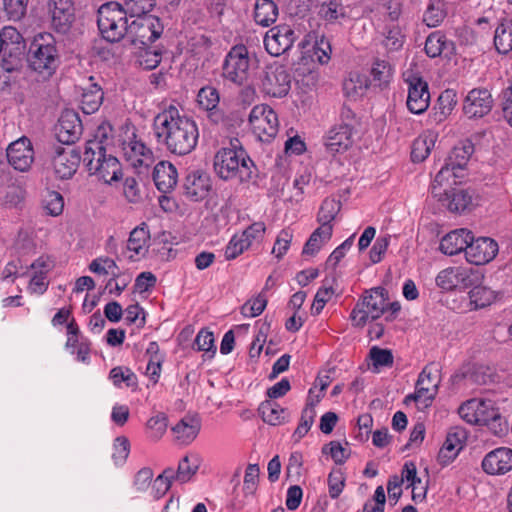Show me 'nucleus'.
<instances>
[{
    "label": "nucleus",
    "mask_w": 512,
    "mask_h": 512,
    "mask_svg": "<svg viewBox=\"0 0 512 512\" xmlns=\"http://www.w3.org/2000/svg\"><path fill=\"white\" fill-rule=\"evenodd\" d=\"M152 127L157 142L172 154L187 155L197 145L199 130L196 122L176 104L164 106L154 117Z\"/></svg>",
    "instance_id": "obj_1"
},
{
    "label": "nucleus",
    "mask_w": 512,
    "mask_h": 512,
    "mask_svg": "<svg viewBox=\"0 0 512 512\" xmlns=\"http://www.w3.org/2000/svg\"><path fill=\"white\" fill-rule=\"evenodd\" d=\"M214 169L224 180L238 179L249 182L257 177V168L242 147L233 142L230 147L221 148L214 157Z\"/></svg>",
    "instance_id": "obj_2"
},
{
    "label": "nucleus",
    "mask_w": 512,
    "mask_h": 512,
    "mask_svg": "<svg viewBox=\"0 0 512 512\" xmlns=\"http://www.w3.org/2000/svg\"><path fill=\"white\" fill-rule=\"evenodd\" d=\"M28 67L43 79L51 77L60 64L56 40L50 33H40L31 42L27 52Z\"/></svg>",
    "instance_id": "obj_3"
},
{
    "label": "nucleus",
    "mask_w": 512,
    "mask_h": 512,
    "mask_svg": "<svg viewBox=\"0 0 512 512\" xmlns=\"http://www.w3.org/2000/svg\"><path fill=\"white\" fill-rule=\"evenodd\" d=\"M83 162L90 175L106 184L118 181L121 177V164L116 157L106 153L102 141L90 140L85 145Z\"/></svg>",
    "instance_id": "obj_4"
},
{
    "label": "nucleus",
    "mask_w": 512,
    "mask_h": 512,
    "mask_svg": "<svg viewBox=\"0 0 512 512\" xmlns=\"http://www.w3.org/2000/svg\"><path fill=\"white\" fill-rule=\"evenodd\" d=\"M121 4L108 2L98 9L97 25L102 37L108 42H118L128 36L130 24Z\"/></svg>",
    "instance_id": "obj_5"
},
{
    "label": "nucleus",
    "mask_w": 512,
    "mask_h": 512,
    "mask_svg": "<svg viewBox=\"0 0 512 512\" xmlns=\"http://www.w3.org/2000/svg\"><path fill=\"white\" fill-rule=\"evenodd\" d=\"M388 292L383 287L366 291L351 312V320L356 326H363L368 320H376L386 312Z\"/></svg>",
    "instance_id": "obj_6"
},
{
    "label": "nucleus",
    "mask_w": 512,
    "mask_h": 512,
    "mask_svg": "<svg viewBox=\"0 0 512 512\" xmlns=\"http://www.w3.org/2000/svg\"><path fill=\"white\" fill-rule=\"evenodd\" d=\"M474 153V145L470 140L459 142L446 159L445 165L436 174L431 184V194L437 196V184L442 185L444 181H448L451 176L460 177L458 171L463 170L470 157Z\"/></svg>",
    "instance_id": "obj_7"
},
{
    "label": "nucleus",
    "mask_w": 512,
    "mask_h": 512,
    "mask_svg": "<svg viewBox=\"0 0 512 512\" xmlns=\"http://www.w3.org/2000/svg\"><path fill=\"white\" fill-rule=\"evenodd\" d=\"M25 53V41L21 33L12 26H5L0 31V56L3 68L14 71L21 66Z\"/></svg>",
    "instance_id": "obj_8"
},
{
    "label": "nucleus",
    "mask_w": 512,
    "mask_h": 512,
    "mask_svg": "<svg viewBox=\"0 0 512 512\" xmlns=\"http://www.w3.org/2000/svg\"><path fill=\"white\" fill-rule=\"evenodd\" d=\"M250 75V58L244 45L230 49L222 64V76L237 85L244 84Z\"/></svg>",
    "instance_id": "obj_9"
},
{
    "label": "nucleus",
    "mask_w": 512,
    "mask_h": 512,
    "mask_svg": "<svg viewBox=\"0 0 512 512\" xmlns=\"http://www.w3.org/2000/svg\"><path fill=\"white\" fill-rule=\"evenodd\" d=\"M163 29L158 17L150 14L137 16L130 23L128 37L135 46H148L160 38Z\"/></svg>",
    "instance_id": "obj_10"
},
{
    "label": "nucleus",
    "mask_w": 512,
    "mask_h": 512,
    "mask_svg": "<svg viewBox=\"0 0 512 512\" xmlns=\"http://www.w3.org/2000/svg\"><path fill=\"white\" fill-rule=\"evenodd\" d=\"M249 124L254 135L263 142H269L278 132L277 114L266 104L253 107L249 114Z\"/></svg>",
    "instance_id": "obj_11"
},
{
    "label": "nucleus",
    "mask_w": 512,
    "mask_h": 512,
    "mask_svg": "<svg viewBox=\"0 0 512 512\" xmlns=\"http://www.w3.org/2000/svg\"><path fill=\"white\" fill-rule=\"evenodd\" d=\"M50 27L57 33L66 34L75 21L73 0H48L46 5Z\"/></svg>",
    "instance_id": "obj_12"
},
{
    "label": "nucleus",
    "mask_w": 512,
    "mask_h": 512,
    "mask_svg": "<svg viewBox=\"0 0 512 512\" xmlns=\"http://www.w3.org/2000/svg\"><path fill=\"white\" fill-rule=\"evenodd\" d=\"M458 414L468 424L484 425L497 415V407L492 400L473 398L461 404Z\"/></svg>",
    "instance_id": "obj_13"
},
{
    "label": "nucleus",
    "mask_w": 512,
    "mask_h": 512,
    "mask_svg": "<svg viewBox=\"0 0 512 512\" xmlns=\"http://www.w3.org/2000/svg\"><path fill=\"white\" fill-rule=\"evenodd\" d=\"M291 88V78L281 65L267 67L261 79L262 92L268 96L281 98L288 94Z\"/></svg>",
    "instance_id": "obj_14"
},
{
    "label": "nucleus",
    "mask_w": 512,
    "mask_h": 512,
    "mask_svg": "<svg viewBox=\"0 0 512 512\" xmlns=\"http://www.w3.org/2000/svg\"><path fill=\"white\" fill-rule=\"evenodd\" d=\"M295 39V32L289 25H277L266 32L265 49L272 56H280L293 46Z\"/></svg>",
    "instance_id": "obj_15"
},
{
    "label": "nucleus",
    "mask_w": 512,
    "mask_h": 512,
    "mask_svg": "<svg viewBox=\"0 0 512 512\" xmlns=\"http://www.w3.org/2000/svg\"><path fill=\"white\" fill-rule=\"evenodd\" d=\"M493 98L486 88H474L468 92L463 101V113L468 119L486 116L492 110Z\"/></svg>",
    "instance_id": "obj_16"
},
{
    "label": "nucleus",
    "mask_w": 512,
    "mask_h": 512,
    "mask_svg": "<svg viewBox=\"0 0 512 512\" xmlns=\"http://www.w3.org/2000/svg\"><path fill=\"white\" fill-rule=\"evenodd\" d=\"M9 164L18 171H27L34 161V150L27 137L12 142L6 149Z\"/></svg>",
    "instance_id": "obj_17"
},
{
    "label": "nucleus",
    "mask_w": 512,
    "mask_h": 512,
    "mask_svg": "<svg viewBox=\"0 0 512 512\" xmlns=\"http://www.w3.org/2000/svg\"><path fill=\"white\" fill-rule=\"evenodd\" d=\"M408 97L407 108L413 114L424 113L430 103V93L428 84L418 76H412L408 79Z\"/></svg>",
    "instance_id": "obj_18"
},
{
    "label": "nucleus",
    "mask_w": 512,
    "mask_h": 512,
    "mask_svg": "<svg viewBox=\"0 0 512 512\" xmlns=\"http://www.w3.org/2000/svg\"><path fill=\"white\" fill-rule=\"evenodd\" d=\"M466 250V259L475 265H484L492 261L498 253V244L495 240L488 237H480L469 241Z\"/></svg>",
    "instance_id": "obj_19"
},
{
    "label": "nucleus",
    "mask_w": 512,
    "mask_h": 512,
    "mask_svg": "<svg viewBox=\"0 0 512 512\" xmlns=\"http://www.w3.org/2000/svg\"><path fill=\"white\" fill-rule=\"evenodd\" d=\"M354 125L350 122H343L333 126L327 133L325 146L331 154L343 153L353 143Z\"/></svg>",
    "instance_id": "obj_20"
},
{
    "label": "nucleus",
    "mask_w": 512,
    "mask_h": 512,
    "mask_svg": "<svg viewBox=\"0 0 512 512\" xmlns=\"http://www.w3.org/2000/svg\"><path fill=\"white\" fill-rule=\"evenodd\" d=\"M81 158L74 148L58 147L52 161L55 174L60 179L71 178L76 173Z\"/></svg>",
    "instance_id": "obj_21"
},
{
    "label": "nucleus",
    "mask_w": 512,
    "mask_h": 512,
    "mask_svg": "<svg viewBox=\"0 0 512 512\" xmlns=\"http://www.w3.org/2000/svg\"><path fill=\"white\" fill-rule=\"evenodd\" d=\"M483 470L490 475L505 474L512 469V449L499 447L490 451L482 461Z\"/></svg>",
    "instance_id": "obj_22"
},
{
    "label": "nucleus",
    "mask_w": 512,
    "mask_h": 512,
    "mask_svg": "<svg viewBox=\"0 0 512 512\" xmlns=\"http://www.w3.org/2000/svg\"><path fill=\"white\" fill-rule=\"evenodd\" d=\"M210 188L209 176L199 170L188 173L183 183L185 196L195 202L204 199L208 195Z\"/></svg>",
    "instance_id": "obj_23"
},
{
    "label": "nucleus",
    "mask_w": 512,
    "mask_h": 512,
    "mask_svg": "<svg viewBox=\"0 0 512 512\" xmlns=\"http://www.w3.org/2000/svg\"><path fill=\"white\" fill-rule=\"evenodd\" d=\"M82 133V124L77 114L66 112L61 115L56 126V136L63 144H72Z\"/></svg>",
    "instance_id": "obj_24"
},
{
    "label": "nucleus",
    "mask_w": 512,
    "mask_h": 512,
    "mask_svg": "<svg viewBox=\"0 0 512 512\" xmlns=\"http://www.w3.org/2000/svg\"><path fill=\"white\" fill-rule=\"evenodd\" d=\"M429 371H422L416 382L415 392L405 397L404 403L415 402L418 409H426L431 406L437 394V383H424Z\"/></svg>",
    "instance_id": "obj_25"
},
{
    "label": "nucleus",
    "mask_w": 512,
    "mask_h": 512,
    "mask_svg": "<svg viewBox=\"0 0 512 512\" xmlns=\"http://www.w3.org/2000/svg\"><path fill=\"white\" fill-rule=\"evenodd\" d=\"M150 243V231L148 225L142 222L136 226L129 235L127 250L133 254L129 255L131 261H137L146 256Z\"/></svg>",
    "instance_id": "obj_26"
},
{
    "label": "nucleus",
    "mask_w": 512,
    "mask_h": 512,
    "mask_svg": "<svg viewBox=\"0 0 512 512\" xmlns=\"http://www.w3.org/2000/svg\"><path fill=\"white\" fill-rule=\"evenodd\" d=\"M471 273L463 267H449L441 270L436 276V285L445 291H451L458 285L467 287L472 284Z\"/></svg>",
    "instance_id": "obj_27"
},
{
    "label": "nucleus",
    "mask_w": 512,
    "mask_h": 512,
    "mask_svg": "<svg viewBox=\"0 0 512 512\" xmlns=\"http://www.w3.org/2000/svg\"><path fill=\"white\" fill-rule=\"evenodd\" d=\"M472 240L471 231L460 228L447 233L440 241V251L449 256L459 254L468 249L469 241Z\"/></svg>",
    "instance_id": "obj_28"
},
{
    "label": "nucleus",
    "mask_w": 512,
    "mask_h": 512,
    "mask_svg": "<svg viewBox=\"0 0 512 512\" xmlns=\"http://www.w3.org/2000/svg\"><path fill=\"white\" fill-rule=\"evenodd\" d=\"M201 429V420L197 414L185 415L174 427L172 432L180 445L192 443Z\"/></svg>",
    "instance_id": "obj_29"
},
{
    "label": "nucleus",
    "mask_w": 512,
    "mask_h": 512,
    "mask_svg": "<svg viewBox=\"0 0 512 512\" xmlns=\"http://www.w3.org/2000/svg\"><path fill=\"white\" fill-rule=\"evenodd\" d=\"M442 185L437 184V196L439 201L443 202L444 205L451 212L461 213L466 211L472 206L473 197L470 192L464 189H452L451 191H445L442 195L440 187Z\"/></svg>",
    "instance_id": "obj_30"
},
{
    "label": "nucleus",
    "mask_w": 512,
    "mask_h": 512,
    "mask_svg": "<svg viewBox=\"0 0 512 512\" xmlns=\"http://www.w3.org/2000/svg\"><path fill=\"white\" fill-rule=\"evenodd\" d=\"M153 181L160 192L172 191L178 181L176 167L170 162L160 161L153 169Z\"/></svg>",
    "instance_id": "obj_31"
},
{
    "label": "nucleus",
    "mask_w": 512,
    "mask_h": 512,
    "mask_svg": "<svg viewBox=\"0 0 512 512\" xmlns=\"http://www.w3.org/2000/svg\"><path fill=\"white\" fill-rule=\"evenodd\" d=\"M197 101L200 107L209 112L208 117L211 119V121L218 123L220 120H222L223 115L218 110L220 96L216 88L212 86L202 87L198 92Z\"/></svg>",
    "instance_id": "obj_32"
},
{
    "label": "nucleus",
    "mask_w": 512,
    "mask_h": 512,
    "mask_svg": "<svg viewBox=\"0 0 512 512\" xmlns=\"http://www.w3.org/2000/svg\"><path fill=\"white\" fill-rule=\"evenodd\" d=\"M463 431H451L447 434L446 440L439 450L437 460L445 466L452 462L462 449Z\"/></svg>",
    "instance_id": "obj_33"
},
{
    "label": "nucleus",
    "mask_w": 512,
    "mask_h": 512,
    "mask_svg": "<svg viewBox=\"0 0 512 512\" xmlns=\"http://www.w3.org/2000/svg\"><path fill=\"white\" fill-rule=\"evenodd\" d=\"M278 15V6L273 0H256L254 20L258 25L269 27L277 20Z\"/></svg>",
    "instance_id": "obj_34"
},
{
    "label": "nucleus",
    "mask_w": 512,
    "mask_h": 512,
    "mask_svg": "<svg viewBox=\"0 0 512 512\" xmlns=\"http://www.w3.org/2000/svg\"><path fill=\"white\" fill-rule=\"evenodd\" d=\"M468 297L470 309L478 310L493 304L498 297V293L487 286L478 285L469 291Z\"/></svg>",
    "instance_id": "obj_35"
},
{
    "label": "nucleus",
    "mask_w": 512,
    "mask_h": 512,
    "mask_svg": "<svg viewBox=\"0 0 512 512\" xmlns=\"http://www.w3.org/2000/svg\"><path fill=\"white\" fill-rule=\"evenodd\" d=\"M452 49L453 43L441 31H434L426 38L424 50L430 58L439 57L444 51Z\"/></svg>",
    "instance_id": "obj_36"
},
{
    "label": "nucleus",
    "mask_w": 512,
    "mask_h": 512,
    "mask_svg": "<svg viewBox=\"0 0 512 512\" xmlns=\"http://www.w3.org/2000/svg\"><path fill=\"white\" fill-rule=\"evenodd\" d=\"M393 71L391 65L385 61L376 59L370 70L369 86L383 88L386 87L392 79Z\"/></svg>",
    "instance_id": "obj_37"
},
{
    "label": "nucleus",
    "mask_w": 512,
    "mask_h": 512,
    "mask_svg": "<svg viewBox=\"0 0 512 512\" xmlns=\"http://www.w3.org/2000/svg\"><path fill=\"white\" fill-rule=\"evenodd\" d=\"M201 464L198 454L189 453L179 462L177 471H174V479L181 482H188L196 474Z\"/></svg>",
    "instance_id": "obj_38"
},
{
    "label": "nucleus",
    "mask_w": 512,
    "mask_h": 512,
    "mask_svg": "<svg viewBox=\"0 0 512 512\" xmlns=\"http://www.w3.org/2000/svg\"><path fill=\"white\" fill-rule=\"evenodd\" d=\"M104 98V93L98 84H90V86L83 90L81 97V109L85 114H92L96 112Z\"/></svg>",
    "instance_id": "obj_39"
},
{
    "label": "nucleus",
    "mask_w": 512,
    "mask_h": 512,
    "mask_svg": "<svg viewBox=\"0 0 512 512\" xmlns=\"http://www.w3.org/2000/svg\"><path fill=\"white\" fill-rule=\"evenodd\" d=\"M259 412L265 423L269 425H280L285 422L287 411L273 400H267L261 403Z\"/></svg>",
    "instance_id": "obj_40"
},
{
    "label": "nucleus",
    "mask_w": 512,
    "mask_h": 512,
    "mask_svg": "<svg viewBox=\"0 0 512 512\" xmlns=\"http://www.w3.org/2000/svg\"><path fill=\"white\" fill-rule=\"evenodd\" d=\"M464 375L472 382L484 385L495 380V369L488 365L473 363L465 367Z\"/></svg>",
    "instance_id": "obj_41"
},
{
    "label": "nucleus",
    "mask_w": 512,
    "mask_h": 512,
    "mask_svg": "<svg viewBox=\"0 0 512 512\" xmlns=\"http://www.w3.org/2000/svg\"><path fill=\"white\" fill-rule=\"evenodd\" d=\"M494 45L501 54L512 50V21L503 20L495 30Z\"/></svg>",
    "instance_id": "obj_42"
},
{
    "label": "nucleus",
    "mask_w": 512,
    "mask_h": 512,
    "mask_svg": "<svg viewBox=\"0 0 512 512\" xmlns=\"http://www.w3.org/2000/svg\"><path fill=\"white\" fill-rule=\"evenodd\" d=\"M403 480L410 482L412 487V500L415 502L423 501L426 498L427 487L418 488L417 484L421 483V479L417 476V469L414 462H406L402 469Z\"/></svg>",
    "instance_id": "obj_43"
},
{
    "label": "nucleus",
    "mask_w": 512,
    "mask_h": 512,
    "mask_svg": "<svg viewBox=\"0 0 512 512\" xmlns=\"http://www.w3.org/2000/svg\"><path fill=\"white\" fill-rule=\"evenodd\" d=\"M331 237L332 227H318L305 243L302 253L305 255H315Z\"/></svg>",
    "instance_id": "obj_44"
},
{
    "label": "nucleus",
    "mask_w": 512,
    "mask_h": 512,
    "mask_svg": "<svg viewBox=\"0 0 512 512\" xmlns=\"http://www.w3.org/2000/svg\"><path fill=\"white\" fill-rule=\"evenodd\" d=\"M139 51L136 53V63L139 67L145 70H152L156 68L162 58L161 51L156 48L148 46H139Z\"/></svg>",
    "instance_id": "obj_45"
},
{
    "label": "nucleus",
    "mask_w": 512,
    "mask_h": 512,
    "mask_svg": "<svg viewBox=\"0 0 512 512\" xmlns=\"http://www.w3.org/2000/svg\"><path fill=\"white\" fill-rule=\"evenodd\" d=\"M67 342L66 346L72 348L73 352H89L91 349V343L83 337L77 324L72 320L67 324Z\"/></svg>",
    "instance_id": "obj_46"
},
{
    "label": "nucleus",
    "mask_w": 512,
    "mask_h": 512,
    "mask_svg": "<svg viewBox=\"0 0 512 512\" xmlns=\"http://www.w3.org/2000/svg\"><path fill=\"white\" fill-rule=\"evenodd\" d=\"M340 209L341 204L339 201L330 198L325 199L322 202L317 215V221L320 224L319 227L326 226L333 228L332 221L335 219Z\"/></svg>",
    "instance_id": "obj_47"
},
{
    "label": "nucleus",
    "mask_w": 512,
    "mask_h": 512,
    "mask_svg": "<svg viewBox=\"0 0 512 512\" xmlns=\"http://www.w3.org/2000/svg\"><path fill=\"white\" fill-rule=\"evenodd\" d=\"M383 36L382 44L387 52L398 51L403 47L405 36L398 25L386 26Z\"/></svg>",
    "instance_id": "obj_48"
},
{
    "label": "nucleus",
    "mask_w": 512,
    "mask_h": 512,
    "mask_svg": "<svg viewBox=\"0 0 512 512\" xmlns=\"http://www.w3.org/2000/svg\"><path fill=\"white\" fill-rule=\"evenodd\" d=\"M446 17L444 4L441 1H430L423 14V22L430 28L439 26Z\"/></svg>",
    "instance_id": "obj_49"
},
{
    "label": "nucleus",
    "mask_w": 512,
    "mask_h": 512,
    "mask_svg": "<svg viewBox=\"0 0 512 512\" xmlns=\"http://www.w3.org/2000/svg\"><path fill=\"white\" fill-rule=\"evenodd\" d=\"M368 86V79L355 73L344 81L343 90L348 97L356 99L364 95Z\"/></svg>",
    "instance_id": "obj_50"
},
{
    "label": "nucleus",
    "mask_w": 512,
    "mask_h": 512,
    "mask_svg": "<svg viewBox=\"0 0 512 512\" xmlns=\"http://www.w3.org/2000/svg\"><path fill=\"white\" fill-rule=\"evenodd\" d=\"M129 159L132 160L133 157L136 159L133 160V165L136 166H149V162L151 161V150L141 141H131L129 143V151H126Z\"/></svg>",
    "instance_id": "obj_51"
},
{
    "label": "nucleus",
    "mask_w": 512,
    "mask_h": 512,
    "mask_svg": "<svg viewBox=\"0 0 512 512\" xmlns=\"http://www.w3.org/2000/svg\"><path fill=\"white\" fill-rule=\"evenodd\" d=\"M434 146L433 136H420L414 140L411 151V159L413 162H422L430 154Z\"/></svg>",
    "instance_id": "obj_52"
},
{
    "label": "nucleus",
    "mask_w": 512,
    "mask_h": 512,
    "mask_svg": "<svg viewBox=\"0 0 512 512\" xmlns=\"http://www.w3.org/2000/svg\"><path fill=\"white\" fill-rule=\"evenodd\" d=\"M249 328V324H243L227 331L222 338L220 352H231L234 348L235 341H242L247 335Z\"/></svg>",
    "instance_id": "obj_53"
},
{
    "label": "nucleus",
    "mask_w": 512,
    "mask_h": 512,
    "mask_svg": "<svg viewBox=\"0 0 512 512\" xmlns=\"http://www.w3.org/2000/svg\"><path fill=\"white\" fill-rule=\"evenodd\" d=\"M319 15L326 21L334 22L340 18H344L346 10L339 0H331L321 4Z\"/></svg>",
    "instance_id": "obj_54"
},
{
    "label": "nucleus",
    "mask_w": 512,
    "mask_h": 512,
    "mask_svg": "<svg viewBox=\"0 0 512 512\" xmlns=\"http://www.w3.org/2000/svg\"><path fill=\"white\" fill-rule=\"evenodd\" d=\"M156 4V0H124V11L130 17L148 15Z\"/></svg>",
    "instance_id": "obj_55"
},
{
    "label": "nucleus",
    "mask_w": 512,
    "mask_h": 512,
    "mask_svg": "<svg viewBox=\"0 0 512 512\" xmlns=\"http://www.w3.org/2000/svg\"><path fill=\"white\" fill-rule=\"evenodd\" d=\"M43 208L48 215H60L64 208L62 195L57 191H48L43 198Z\"/></svg>",
    "instance_id": "obj_56"
},
{
    "label": "nucleus",
    "mask_w": 512,
    "mask_h": 512,
    "mask_svg": "<svg viewBox=\"0 0 512 512\" xmlns=\"http://www.w3.org/2000/svg\"><path fill=\"white\" fill-rule=\"evenodd\" d=\"M267 305V298L261 292L256 297L248 300L241 307V313L244 317L253 318L260 315Z\"/></svg>",
    "instance_id": "obj_57"
},
{
    "label": "nucleus",
    "mask_w": 512,
    "mask_h": 512,
    "mask_svg": "<svg viewBox=\"0 0 512 512\" xmlns=\"http://www.w3.org/2000/svg\"><path fill=\"white\" fill-rule=\"evenodd\" d=\"M168 422L164 413H158L147 421V430L149 437L153 440H159L167 430Z\"/></svg>",
    "instance_id": "obj_58"
},
{
    "label": "nucleus",
    "mask_w": 512,
    "mask_h": 512,
    "mask_svg": "<svg viewBox=\"0 0 512 512\" xmlns=\"http://www.w3.org/2000/svg\"><path fill=\"white\" fill-rule=\"evenodd\" d=\"M174 479V469L166 468L153 482L152 490L155 498H160L170 489Z\"/></svg>",
    "instance_id": "obj_59"
},
{
    "label": "nucleus",
    "mask_w": 512,
    "mask_h": 512,
    "mask_svg": "<svg viewBox=\"0 0 512 512\" xmlns=\"http://www.w3.org/2000/svg\"><path fill=\"white\" fill-rule=\"evenodd\" d=\"M194 347L198 352H216L217 347L213 333L206 328L201 329L194 340Z\"/></svg>",
    "instance_id": "obj_60"
},
{
    "label": "nucleus",
    "mask_w": 512,
    "mask_h": 512,
    "mask_svg": "<svg viewBox=\"0 0 512 512\" xmlns=\"http://www.w3.org/2000/svg\"><path fill=\"white\" fill-rule=\"evenodd\" d=\"M249 242H247L241 235H234L225 248V259L233 260L242 254L249 248Z\"/></svg>",
    "instance_id": "obj_61"
},
{
    "label": "nucleus",
    "mask_w": 512,
    "mask_h": 512,
    "mask_svg": "<svg viewBox=\"0 0 512 512\" xmlns=\"http://www.w3.org/2000/svg\"><path fill=\"white\" fill-rule=\"evenodd\" d=\"M329 495L332 499H336L342 493L345 487V477L341 470H332L327 479Z\"/></svg>",
    "instance_id": "obj_62"
},
{
    "label": "nucleus",
    "mask_w": 512,
    "mask_h": 512,
    "mask_svg": "<svg viewBox=\"0 0 512 512\" xmlns=\"http://www.w3.org/2000/svg\"><path fill=\"white\" fill-rule=\"evenodd\" d=\"M260 468L257 464H249L245 471L243 490L246 495H253L257 489Z\"/></svg>",
    "instance_id": "obj_63"
},
{
    "label": "nucleus",
    "mask_w": 512,
    "mask_h": 512,
    "mask_svg": "<svg viewBox=\"0 0 512 512\" xmlns=\"http://www.w3.org/2000/svg\"><path fill=\"white\" fill-rule=\"evenodd\" d=\"M110 378L116 386H119L122 382L129 388H134L137 385L136 376L128 368H113L110 371Z\"/></svg>",
    "instance_id": "obj_64"
}]
</instances>
